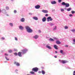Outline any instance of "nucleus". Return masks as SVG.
Returning <instances> with one entry per match:
<instances>
[{"instance_id": "nucleus-1", "label": "nucleus", "mask_w": 75, "mask_h": 75, "mask_svg": "<svg viewBox=\"0 0 75 75\" xmlns=\"http://www.w3.org/2000/svg\"><path fill=\"white\" fill-rule=\"evenodd\" d=\"M25 29L28 33H32L33 30L31 28L29 27L28 26H26L25 27Z\"/></svg>"}, {"instance_id": "nucleus-2", "label": "nucleus", "mask_w": 75, "mask_h": 75, "mask_svg": "<svg viewBox=\"0 0 75 75\" xmlns=\"http://www.w3.org/2000/svg\"><path fill=\"white\" fill-rule=\"evenodd\" d=\"M62 5L63 6H65L66 7H69V4L68 3H65V2H63L62 3Z\"/></svg>"}, {"instance_id": "nucleus-3", "label": "nucleus", "mask_w": 75, "mask_h": 75, "mask_svg": "<svg viewBox=\"0 0 75 75\" xmlns=\"http://www.w3.org/2000/svg\"><path fill=\"white\" fill-rule=\"evenodd\" d=\"M21 51L22 52V54H24L27 53V52L28 51V49L26 48H25L22 50Z\"/></svg>"}, {"instance_id": "nucleus-4", "label": "nucleus", "mask_w": 75, "mask_h": 75, "mask_svg": "<svg viewBox=\"0 0 75 75\" xmlns=\"http://www.w3.org/2000/svg\"><path fill=\"white\" fill-rule=\"evenodd\" d=\"M53 20V19L52 18H51V16H49L47 18V21H48V22H49L50 21H52Z\"/></svg>"}, {"instance_id": "nucleus-5", "label": "nucleus", "mask_w": 75, "mask_h": 75, "mask_svg": "<svg viewBox=\"0 0 75 75\" xmlns=\"http://www.w3.org/2000/svg\"><path fill=\"white\" fill-rule=\"evenodd\" d=\"M32 71L34 72H37L38 71V68L37 67L34 68L32 69Z\"/></svg>"}, {"instance_id": "nucleus-6", "label": "nucleus", "mask_w": 75, "mask_h": 75, "mask_svg": "<svg viewBox=\"0 0 75 75\" xmlns=\"http://www.w3.org/2000/svg\"><path fill=\"white\" fill-rule=\"evenodd\" d=\"M39 38V36L38 35H35L33 37V38L35 39V40H37V39H38Z\"/></svg>"}, {"instance_id": "nucleus-7", "label": "nucleus", "mask_w": 75, "mask_h": 75, "mask_svg": "<svg viewBox=\"0 0 75 75\" xmlns=\"http://www.w3.org/2000/svg\"><path fill=\"white\" fill-rule=\"evenodd\" d=\"M59 61L60 62H61L62 63V64H65V63H67V62L65 60H59Z\"/></svg>"}, {"instance_id": "nucleus-8", "label": "nucleus", "mask_w": 75, "mask_h": 75, "mask_svg": "<svg viewBox=\"0 0 75 75\" xmlns=\"http://www.w3.org/2000/svg\"><path fill=\"white\" fill-rule=\"evenodd\" d=\"M2 12L4 14H6L7 13V11L5 9H2Z\"/></svg>"}, {"instance_id": "nucleus-9", "label": "nucleus", "mask_w": 75, "mask_h": 75, "mask_svg": "<svg viewBox=\"0 0 75 75\" xmlns=\"http://www.w3.org/2000/svg\"><path fill=\"white\" fill-rule=\"evenodd\" d=\"M22 53H23V52H18V55L19 57H22V54H21Z\"/></svg>"}, {"instance_id": "nucleus-10", "label": "nucleus", "mask_w": 75, "mask_h": 75, "mask_svg": "<svg viewBox=\"0 0 75 75\" xmlns=\"http://www.w3.org/2000/svg\"><path fill=\"white\" fill-rule=\"evenodd\" d=\"M35 7L36 9H39V8H40V5H38L35 6Z\"/></svg>"}, {"instance_id": "nucleus-11", "label": "nucleus", "mask_w": 75, "mask_h": 75, "mask_svg": "<svg viewBox=\"0 0 75 75\" xmlns=\"http://www.w3.org/2000/svg\"><path fill=\"white\" fill-rule=\"evenodd\" d=\"M25 18H21L20 21L21 22H24L25 21Z\"/></svg>"}, {"instance_id": "nucleus-12", "label": "nucleus", "mask_w": 75, "mask_h": 75, "mask_svg": "<svg viewBox=\"0 0 75 75\" xmlns=\"http://www.w3.org/2000/svg\"><path fill=\"white\" fill-rule=\"evenodd\" d=\"M19 28L20 30H24V27L21 25H20L19 26Z\"/></svg>"}, {"instance_id": "nucleus-13", "label": "nucleus", "mask_w": 75, "mask_h": 75, "mask_svg": "<svg viewBox=\"0 0 75 75\" xmlns=\"http://www.w3.org/2000/svg\"><path fill=\"white\" fill-rule=\"evenodd\" d=\"M42 12L44 13H48V11L47 10H42Z\"/></svg>"}, {"instance_id": "nucleus-14", "label": "nucleus", "mask_w": 75, "mask_h": 75, "mask_svg": "<svg viewBox=\"0 0 75 75\" xmlns=\"http://www.w3.org/2000/svg\"><path fill=\"white\" fill-rule=\"evenodd\" d=\"M9 25L11 27H13L14 25L13 24V23H9Z\"/></svg>"}, {"instance_id": "nucleus-15", "label": "nucleus", "mask_w": 75, "mask_h": 75, "mask_svg": "<svg viewBox=\"0 0 75 75\" xmlns=\"http://www.w3.org/2000/svg\"><path fill=\"white\" fill-rule=\"evenodd\" d=\"M46 47L47 48H48V49H50V50H51V49H52V48H51V47L49 46V45H47L46 46Z\"/></svg>"}, {"instance_id": "nucleus-16", "label": "nucleus", "mask_w": 75, "mask_h": 75, "mask_svg": "<svg viewBox=\"0 0 75 75\" xmlns=\"http://www.w3.org/2000/svg\"><path fill=\"white\" fill-rule=\"evenodd\" d=\"M56 43L57 44H58V45L61 44V42H60V41L59 40L56 41Z\"/></svg>"}, {"instance_id": "nucleus-17", "label": "nucleus", "mask_w": 75, "mask_h": 75, "mask_svg": "<svg viewBox=\"0 0 75 75\" xmlns=\"http://www.w3.org/2000/svg\"><path fill=\"white\" fill-rule=\"evenodd\" d=\"M33 20H38V17L36 16L33 17Z\"/></svg>"}, {"instance_id": "nucleus-18", "label": "nucleus", "mask_w": 75, "mask_h": 75, "mask_svg": "<svg viewBox=\"0 0 75 75\" xmlns=\"http://www.w3.org/2000/svg\"><path fill=\"white\" fill-rule=\"evenodd\" d=\"M42 20L43 22H45V21H46V18L45 17H44L42 18Z\"/></svg>"}, {"instance_id": "nucleus-19", "label": "nucleus", "mask_w": 75, "mask_h": 75, "mask_svg": "<svg viewBox=\"0 0 75 75\" xmlns=\"http://www.w3.org/2000/svg\"><path fill=\"white\" fill-rule=\"evenodd\" d=\"M14 64H15V65H16V66H20V64L18 62H14Z\"/></svg>"}, {"instance_id": "nucleus-20", "label": "nucleus", "mask_w": 75, "mask_h": 75, "mask_svg": "<svg viewBox=\"0 0 75 75\" xmlns=\"http://www.w3.org/2000/svg\"><path fill=\"white\" fill-rule=\"evenodd\" d=\"M51 4H55L57 3V2L55 1H52L51 2Z\"/></svg>"}, {"instance_id": "nucleus-21", "label": "nucleus", "mask_w": 75, "mask_h": 75, "mask_svg": "<svg viewBox=\"0 0 75 75\" xmlns=\"http://www.w3.org/2000/svg\"><path fill=\"white\" fill-rule=\"evenodd\" d=\"M57 29V26H55L53 28V30L54 31H55V30H56Z\"/></svg>"}, {"instance_id": "nucleus-22", "label": "nucleus", "mask_w": 75, "mask_h": 75, "mask_svg": "<svg viewBox=\"0 0 75 75\" xmlns=\"http://www.w3.org/2000/svg\"><path fill=\"white\" fill-rule=\"evenodd\" d=\"M54 48H55V49H56V50H58V46H57V45H54Z\"/></svg>"}, {"instance_id": "nucleus-23", "label": "nucleus", "mask_w": 75, "mask_h": 75, "mask_svg": "<svg viewBox=\"0 0 75 75\" xmlns=\"http://www.w3.org/2000/svg\"><path fill=\"white\" fill-rule=\"evenodd\" d=\"M72 10V8H69L67 9V11H71Z\"/></svg>"}, {"instance_id": "nucleus-24", "label": "nucleus", "mask_w": 75, "mask_h": 75, "mask_svg": "<svg viewBox=\"0 0 75 75\" xmlns=\"http://www.w3.org/2000/svg\"><path fill=\"white\" fill-rule=\"evenodd\" d=\"M14 40L15 41H18V38L16 37H14Z\"/></svg>"}, {"instance_id": "nucleus-25", "label": "nucleus", "mask_w": 75, "mask_h": 75, "mask_svg": "<svg viewBox=\"0 0 75 75\" xmlns=\"http://www.w3.org/2000/svg\"><path fill=\"white\" fill-rule=\"evenodd\" d=\"M41 72H42V74H43V75H44V74H45V71H44V70H42Z\"/></svg>"}, {"instance_id": "nucleus-26", "label": "nucleus", "mask_w": 75, "mask_h": 75, "mask_svg": "<svg viewBox=\"0 0 75 75\" xmlns=\"http://www.w3.org/2000/svg\"><path fill=\"white\" fill-rule=\"evenodd\" d=\"M6 10H9V7L8 6H6Z\"/></svg>"}, {"instance_id": "nucleus-27", "label": "nucleus", "mask_w": 75, "mask_h": 75, "mask_svg": "<svg viewBox=\"0 0 75 75\" xmlns=\"http://www.w3.org/2000/svg\"><path fill=\"white\" fill-rule=\"evenodd\" d=\"M8 52H9V53H11L13 52V51L11 50H8Z\"/></svg>"}, {"instance_id": "nucleus-28", "label": "nucleus", "mask_w": 75, "mask_h": 75, "mask_svg": "<svg viewBox=\"0 0 75 75\" xmlns=\"http://www.w3.org/2000/svg\"><path fill=\"white\" fill-rule=\"evenodd\" d=\"M49 41H54V40L51 38H50L49 39Z\"/></svg>"}, {"instance_id": "nucleus-29", "label": "nucleus", "mask_w": 75, "mask_h": 75, "mask_svg": "<svg viewBox=\"0 0 75 75\" xmlns=\"http://www.w3.org/2000/svg\"><path fill=\"white\" fill-rule=\"evenodd\" d=\"M64 28L66 30H67V29H68V27L67 26H64Z\"/></svg>"}, {"instance_id": "nucleus-30", "label": "nucleus", "mask_w": 75, "mask_h": 75, "mask_svg": "<svg viewBox=\"0 0 75 75\" xmlns=\"http://www.w3.org/2000/svg\"><path fill=\"white\" fill-rule=\"evenodd\" d=\"M30 73L31 74H34L35 73L34 71H30Z\"/></svg>"}, {"instance_id": "nucleus-31", "label": "nucleus", "mask_w": 75, "mask_h": 75, "mask_svg": "<svg viewBox=\"0 0 75 75\" xmlns=\"http://www.w3.org/2000/svg\"><path fill=\"white\" fill-rule=\"evenodd\" d=\"M50 25L51 26H52V25H54V24L53 23H50Z\"/></svg>"}, {"instance_id": "nucleus-32", "label": "nucleus", "mask_w": 75, "mask_h": 75, "mask_svg": "<svg viewBox=\"0 0 75 75\" xmlns=\"http://www.w3.org/2000/svg\"><path fill=\"white\" fill-rule=\"evenodd\" d=\"M71 31H72V32H75V29H72L71 30Z\"/></svg>"}, {"instance_id": "nucleus-33", "label": "nucleus", "mask_w": 75, "mask_h": 75, "mask_svg": "<svg viewBox=\"0 0 75 75\" xmlns=\"http://www.w3.org/2000/svg\"><path fill=\"white\" fill-rule=\"evenodd\" d=\"M64 51L62 50H60V52L61 53V54H62L63 53Z\"/></svg>"}, {"instance_id": "nucleus-34", "label": "nucleus", "mask_w": 75, "mask_h": 75, "mask_svg": "<svg viewBox=\"0 0 75 75\" xmlns=\"http://www.w3.org/2000/svg\"><path fill=\"white\" fill-rule=\"evenodd\" d=\"M71 13L72 14H74V13H75V11H71Z\"/></svg>"}, {"instance_id": "nucleus-35", "label": "nucleus", "mask_w": 75, "mask_h": 75, "mask_svg": "<svg viewBox=\"0 0 75 75\" xmlns=\"http://www.w3.org/2000/svg\"><path fill=\"white\" fill-rule=\"evenodd\" d=\"M61 11L62 12H63L64 11V9L62 8L61 9Z\"/></svg>"}, {"instance_id": "nucleus-36", "label": "nucleus", "mask_w": 75, "mask_h": 75, "mask_svg": "<svg viewBox=\"0 0 75 75\" xmlns=\"http://www.w3.org/2000/svg\"><path fill=\"white\" fill-rule=\"evenodd\" d=\"M73 42H75V43H73V44H75V39H74L73 40Z\"/></svg>"}, {"instance_id": "nucleus-37", "label": "nucleus", "mask_w": 75, "mask_h": 75, "mask_svg": "<svg viewBox=\"0 0 75 75\" xmlns=\"http://www.w3.org/2000/svg\"><path fill=\"white\" fill-rule=\"evenodd\" d=\"M5 58H6V60H7V61H9V59L7 58V57H5Z\"/></svg>"}, {"instance_id": "nucleus-38", "label": "nucleus", "mask_w": 75, "mask_h": 75, "mask_svg": "<svg viewBox=\"0 0 75 75\" xmlns=\"http://www.w3.org/2000/svg\"><path fill=\"white\" fill-rule=\"evenodd\" d=\"M13 51H17V49H13Z\"/></svg>"}, {"instance_id": "nucleus-39", "label": "nucleus", "mask_w": 75, "mask_h": 75, "mask_svg": "<svg viewBox=\"0 0 75 75\" xmlns=\"http://www.w3.org/2000/svg\"><path fill=\"white\" fill-rule=\"evenodd\" d=\"M1 39L2 40H5V38L4 37H2L1 38Z\"/></svg>"}, {"instance_id": "nucleus-40", "label": "nucleus", "mask_w": 75, "mask_h": 75, "mask_svg": "<svg viewBox=\"0 0 75 75\" xmlns=\"http://www.w3.org/2000/svg\"><path fill=\"white\" fill-rule=\"evenodd\" d=\"M69 17H72V16H73V15H72V14H70L69 15Z\"/></svg>"}, {"instance_id": "nucleus-41", "label": "nucleus", "mask_w": 75, "mask_h": 75, "mask_svg": "<svg viewBox=\"0 0 75 75\" xmlns=\"http://www.w3.org/2000/svg\"><path fill=\"white\" fill-rule=\"evenodd\" d=\"M13 13H17V11L14 10L13 11Z\"/></svg>"}, {"instance_id": "nucleus-42", "label": "nucleus", "mask_w": 75, "mask_h": 75, "mask_svg": "<svg viewBox=\"0 0 75 75\" xmlns=\"http://www.w3.org/2000/svg\"><path fill=\"white\" fill-rule=\"evenodd\" d=\"M14 54L15 55H18V54H17V53L16 52H15L14 53Z\"/></svg>"}, {"instance_id": "nucleus-43", "label": "nucleus", "mask_w": 75, "mask_h": 75, "mask_svg": "<svg viewBox=\"0 0 75 75\" xmlns=\"http://www.w3.org/2000/svg\"><path fill=\"white\" fill-rule=\"evenodd\" d=\"M61 1H62V0H58V1L59 3H61Z\"/></svg>"}, {"instance_id": "nucleus-44", "label": "nucleus", "mask_w": 75, "mask_h": 75, "mask_svg": "<svg viewBox=\"0 0 75 75\" xmlns=\"http://www.w3.org/2000/svg\"><path fill=\"white\" fill-rule=\"evenodd\" d=\"M38 33H41V31L40 30H39Z\"/></svg>"}, {"instance_id": "nucleus-45", "label": "nucleus", "mask_w": 75, "mask_h": 75, "mask_svg": "<svg viewBox=\"0 0 75 75\" xmlns=\"http://www.w3.org/2000/svg\"><path fill=\"white\" fill-rule=\"evenodd\" d=\"M5 56H8V54H7V53H5Z\"/></svg>"}, {"instance_id": "nucleus-46", "label": "nucleus", "mask_w": 75, "mask_h": 75, "mask_svg": "<svg viewBox=\"0 0 75 75\" xmlns=\"http://www.w3.org/2000/svg\"><path fill=\"white\" fill-rule=\"evenodd\" d=\"M73 75H75V71H74L73 72Z\"/></svg>"}, {"instance_id": "nucleus-47", "label": "nucleus", "mask_w": 75, "mask_h": 75, "mask_svg": "<svg viewBox=\"0 0 75 75\" xmlns=\"http://www.w3.org/2000/svg\"><path fill=\"white\" fill-rule=\"evenodd\" d=\"M38 73H39V74H41V71H39L38 72Z\"/></svg>"}, {"instance_id": "nucleus-48", "label": "nucleus", "mask_w": 75, "mask_h": 75, "mask_svg": "<svg viewBox=\"0 0 75 75\" xmlns=\"http://www.w3.org/2000/svg\"><path fill=\"white\" fill-rule=\"evenodd\" d=\"M65 47H68V45H65Z\"/></svg>"}, {"instance_id": "nucleus-49", "label": "nucleus", "mask_w": 75, "mask_h": 75, "mask_svg": "<svg viewBox=\"0 0 75 75\" xmlns=\"http://www.w3.org/2000/svg\"><path fill=\"white\" fill-rule=\"evenodd\" d=\"M45 16H46V17H47V16H48V14H46Z\"/></svg>"}, {"instance_id": "nucleus-50", "label": "nucleus", "mask_w": 75, "mask_h": 75, "mask_svg": "<svg viewBox=\"0 0 75 75\" xmlns=\"http://www.w3.org/2000/svg\"><path fill=\"white\" fill-rule=\"evenodd\" d=\"M29 14L30 15H32V14H32V13H29Z\"/></svg>"}, {"instance_id": "nucleus-51", "label": "nucleus", "mask_w": 75, "mask_h": 75, "mask_svg": "<svg viewBox=\"0 0 75 75\" xmlns=\"http://www.w3.org/2000/svg\"><path fill=\"white\" fill-rule=\"evenodd\" d=\"M54 58H57V56H54Z\"/></svg>"}, {"instance_id": "nucleus-52", "label": "nucleus", "mask_w": 75, "mask_h": 75, "mask_svg": "<svg viewBox=\"0 0 75 75\" xmlns=\"http://www.w3.org/2000/svg\"><path fill=\"white\" fill-rule=\"evenodd\" d=\"M17 71H18V70H17V69H16V70H15V72H17Z\"/></svg>"}, {"instance_id": "nucleus-53", "label": "nucleus", "mask_w": 75, "mask_h": 75, "mask_svg": "<svg viewBox=\"0 0 75 75\" xmlns=\"http://www.w3.org/2000/svg\"><path fill=\"white\" fill-rule=\"evenodd\" d=\"M54 40H57V38H54Z\"/></svg>"}, {"instance_id": "nucleus-54", "label": "nucleus", "mask_w": 75, "mask_h": 75, "mask_svg": "<svg viewBox=\"0 0 75 75\" xmlns=\"http://www.w3.org/2000/svg\"><path fill=\"white\" fill-rule=\"evenodd\" d=\"M55 53H56V54L58 53V52H57V51H55Z\"/></svg>"}, {"instance_id": "nucleus-55", "label": "nucleus", "mask_w": 75, "mask_h": 75, "mask_svg": "<svg viewBox=\"0 0 75 75\" xmlns=\"http://www.w3.org/2000/svg\"><path fill=\"white\" fill-rule=\"evenodd\" d=\"M6 16H8V15L7 14H6Z\"/></svg>"}, {"instance_id": "nucleus-56", "label": "nucleus", "mask_w": 75, "mask_h": 75, "mask_svg": "<svg viewBox=\"0 0 75 75\" xmlns=\"http://www.w3.org/2000/svg\"><path fill=\"white\" fill-rule=\"evenodd\" d=\"M1 12V10L0 9V13Z\"/></svg>"}]
</instances>
